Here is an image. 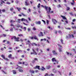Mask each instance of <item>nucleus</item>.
<instances>
[{"instance_id":"1","label":"nucleus","mask_w":76,"mask_h":76,"mask_svg":"<svg viewBox=\"0 0 76 76\" xmlns=\"http://www.w3.org/2000/svg\"><path fill=\"white\" fill-rule=\"evenodd\" d=\"M41 6H42V7H43V8H44V7H45L46 10L47 11V14H49V13H54V11H51V9L50 7H48L46 6H44L42 5H41Z\"/></svg>"},{"instance_id":"2","label":"nucleus","mask_w":76,"mask_h":76,"mask_svg":"<svg viewBox=\"0 0 76 76\" xmlns=\"http://www.w3.org/2000/svg\"><path fill=\"white\" fill-rule=\"evenodd\" d=\"M52 61L53 63L54 64H58V62L57 61V60L56 59V58H53L52 59Z\"/></svg>"},{"instance_id":"3","label":"nucleus","mask_w":76,"mask_h":76,"mask_svg":"<svg viewBox=\"0 0 76 76\" xmlns=\"http://www.w3.org/2000/svg\"><path fill=\"white\" fill-rule=\"evenodd\" d=\"M12 39H15V41H17V42H18L19 41V38L18 37V38H16V36H14L12 38H11Z\"/></svg>"},{"instance_id":"4","label":"nucleus","mask_w":76,"mask_h":76,"mask_svg":"<svg viewBox=\"0 0 76 76\" xmlns=\"http://www.w3.org/2000/svg\"><path fill=\"white\" fill-rule=\"evenodd\" d=\"M17 69H18V71L19 72H23V70H22V67H21L20 66H18V68H16Z\"/></svg>"},{"instance_id":"5","label":"nucleus","mask_w":76,"mask_h":76,"mask_svg":"<svg viewBox=\"0 0 76 76\" xmlns=\"http://www.w3.org/2000/svg\"><path fill=\"white\" fill-rule=\"evenodd\" d=\"M15 27H16V28H20V27L21 29H22L23 28L22 26H20V24H18L15 26Z\"/></svg>"},{"instance_id":"6","label":"nucleus","mask_w":76,"mask_h":76,"mask_svg":"<svg viewBox=\"0 0 76 76\" xmlns=\"http://www.w3.org/2000/svg\"><path fill=\"white\" fill-rule=\"evenodd\" d=\"M32 50L33 52H31L30 54L31 55L32 54H34V55H37V53L36 51L34 50V48L32 49Z\"/></svg>"},{"instance_id":"7","label":"nucleus","mask_w":76,"mask_h":76,"mask_svg":"<svg viewBox=\"0 0 76 76\" xmlns=\"http://www.w3.org/2000/svg\"><path fill=\"white\" fill-rule=\"evenodd\" d=\"M74 38V36L73 35H68V36H66V38Z\"/></svg>"},{"instance_id":"8","label":"nucleus","mask_w":76,"mask_h":76,"mask_svg":"<svg viewBox=\"0 0 76 76\" xmlns=\"http://www.w3.org/2000/svg\"><path fill=\"white\" fill-rule=\"evenodd\" d=\"M21 20L22 21V22H24V21H25V22H26L27 23H29V21H28L25 18H22Z\"/></svg>"},{"instance_id":"9","label":"nucleus","mask_w":76,"mask_h":76,"mask_svg":"<svg viewBox=\"0 0 76 76\" xmlns=\"http://www.w3.org/2000/svg\"><path fill=\"white\" fill-rule=\"evenodd\" d=\"M26 44L27 45H29V46H31L32 45V44L31 43V42L29 40H28V41L26 42Z\"/></svg>"},{"instance_id":"10","label":"nucleus","mask_w":76,"mask_h":76,"mask_svg":"<svg viewBox=\"0 0 76 76\" xmlns=\"http://www.w3.org/2000/svg\"><path fill=\"white\" fill-rule=\"evenodd\" d=\"M11 26L12 27H13L14 29H15V30H17V31L18 29V28H16V27H15V26L13 25L12 24H11Z\"/></svg>"},{"instance_id":"11","label":"nucleus","mask_w":76,"mask_h":76,"mask_svg":"<svg viewBox=\"0 0 76 76\" xmlns=\"http://www.w3.org/2000/svg\"><path fill=\"white\" fill-rule=\"evenodd\" d=\"M52 22H53V24H56V23H57V22L56 19H52Z\"/></svg>"},{"instance_id":"12","label":"nucleus","mask_w":76,"mask_h":76,"mask_svg":"<svg viewBox=\"0 0 76 76\" xmlns=\"http://www.w3.org/2000/svg\"><path fill=\"white\" fill-rule=\"evenodd\" d=\"M1 57H2L4 59V60H6L7 61L9 60V59H8L7 58H5V56H4V55H2L1 56Z\"/></svg>"},{"instance_id":"13","label":"nucleus","mask_w":76,"mask_h":76,"mask_svg":"<svg viewBox=\"0 0 76 76\" xmlns=\"http://www.w3.org/2000/svg\"><path fill=\"white\" fill-rule=\"evenodd\" d=\"M52 53L54 55L56 56V55H57L58 54L56 52V50H53L52 51Z\"/></svg>"},{"instance_id":"14","label":"nucleus","mask_w":76,"mask_h":76,"mask_svg":"<svg viewBox=\"0 0 76 76\" xmlns=\"http://www.w3.org/2000/svg\"><path fill=\"white\" fill-rule=\"evenodd\" d=\"M39 67H40V66H36L35 67H34V69H38V70H39L40 69Z\"/></svg>"},{"instance_id":"15","label":"nucleus","mask_w":76,"mask_h":76,"mask_svg":"<svg viewBox=\"0 0 76 76\" xmlns=\"http://www.w3.org/2000/svg\"><path fill=\"white\" fill-rule=\"evenodd\" d=\"M35 23L37 25H41V21H36L35 22Z\"/></svg>"},{"instance_id":"16","label":"nucleus","mask_w":76,"mask_h":76,"mask_svg":"<svg viewBox=\"0 0 76 76\" xmlns=\"http://www.w3.org/2000/svg\"><path fill=\"white\" fill-rule=\"evenodd\" d=\"M39 37H42L44 36V34L42 32H40V34H39Z\"/></svg>"},{"instance_id":"17","label":"nucleus","mask_w":76,"mask_h":76,"mask_svg":"<svg viewBox=\"0 0 76 76\" xmlns=\"http://www.w3.org/2000/svg\"><path fill=\"white\" fill-rule=\"evenodd\" d=\"M54 75L52 74H51L50 75H48V74H46L44 76H53Z\"/></svg>"},{"instance_id":"18","label":"nucleus","mask_w":76,"mask_h":76,"mask_svg":"<svg viewBox=\"0 0 76 76\" xmlns=\"http://www.w3.org/2000/svg\"><path fill=\"white\" fill-rule=\"evenodd\" d=\"M48 33V30H44V34H46Z\"/></svg>"},{"instance_id":"19","label":"nucleus","mask_w":76,"mask_h":76,"mask_svg":"<svg viewBox=\"0 0 76 76\" xmlns=\"http://www.w3.org/2000/svg\"><path fill=\"white\" fill-rule=\"evenodd\" d=\"M34 50H35V51H37V52H38V51H39V49L38 48H36L34 49Z\"/></svg>"},{"instance_id":"20","label":"nucleus","mask_w":76,"mask_h":76,"mask_svg":"<svg viewBox=\"0 0 76 76\" xmlns=\"http://www.w3.org/2000/svg\"><path fill=\"white\" fill-rule=\"evenodd\" d=\"M61 17L63 19H64V20H67L66 18V17L64 16H63L62 15H61Z\"/></svg>"},{"instance_id":"21","label":"nucleus","mask_w":76,"mask_h":76,"mask_svg":"<svg viewBox=\"0 0 76 76\" xmlns=\"http://www.w3.org/2000/svg\"><path fill=\"white\" fill-rule=\"evenodd\" d=\"M25 6H28V5H29V3H28L27 1H26L25 2Z\"/></svg>"},{"instance_id":"22","label":"nucleus","mask_w":76,"mask_h":76,"mask_svg":"<svg viewBox=\"0 0 76 76\" xmlns=\"http://www.w3.org/2000/svg\"><path fill=\"white\" fill-rule=\"evenodd\" d=\"M48 29H49L50 30V31L53 30V28L49 26H48Z\"/></svg>"},{"instance_id":"23","label":"nucleus","mask_w":76,"mask_h":76,"mask_svg":"<svg viewBox=\"0 0 76 76\" xmlns=\"http://www.w3.org/2000/svg\"><path fill=\"white\" fill-rule=\"evenodd\" d=\"M40 51L41 53H39L38 54V55H40V54H42V52H43V51H42V50H41V49H40Z\"/></svg>"},{"instance_id":"24","label":"nucleus","mask_w":76,"mask_h":76,"mask_svg":"<svg viewBox=\"0 0 76 76\" xmlns=\"http://www.w3.org/2000/svg\"><path fill=\"white\" fill-rule=\"evenodd\" d=\"M34 39H36V40H37V41H38V38H37V36H34Z\"/></svg>"},{"instance_id":"25","label":"nucleus","mask_w":76,"mask_h":76,"mask_svg":"<svg viewBox=\"0 0 76 76\" xmlns=\"http://www.w3.org/2000/svg\"><path fill=\"white\" fill-rule=\"evenodd\" d=\"M18 36H19V37H23V35L22 34H19L18 35Z\"/></svg>"},{"instance_id":"26","label":"nucleus","mask_w":76,"mask_h":76,"mask_svg":"<svg viewBox=\"0 0 76 76\" xmlns=\"http://www.w3.org/2000/svg\"><path fill=\"white\" fill-rule=\"evenodd\" d=\"M41 5V4L40 3H39L38 5L37 6V8L38 9H39V8L40 7V5Z\"/></svg>"},{"instance_id":"27","label":"nucleus","mask_w":76,"mask_h":76,"mask_svg":"<svg viewBox=\"0 0 76 76\" xmlns=\"http://www.w3.org/2000/svg\"><path fill=\"white\" fill-rule=\"evenodd\" d=\"M50 68H51V66H50V65H48L46 66V68L47 69H50Z\"/></svg>"},{"instance_id":"28","label":"nucleus","mask_w":76,"mask_h":76,"mask_svg":"<svg viewBox=\"0 0 76 76\" xmlns=\"http://www.w3.org/2000/svg\"><path fill=\"white\" fill-rule=\"evenodd\" d=\"M31 45H33V46L35 45H37V44H36V43H33Z\"/></svg>"},{"instance_id":"29","label":"nucleus","mask_w":76,"mask_h":76,"mask_svg":"<svg viewBox=\"0 0 76 76\" xmlns=\"http://www.w3.org/2000/svg\"><path fill=\"white\" fill-rule=\"evenodd\" d=\"M0 2H1V4H3V3H5L4 1L2 0H1Z\"/></svg>"},{"instance_id":"30","label":"nucleus","mask_w":76,"mask_h":76,"mask_svg":"<svg viewBox=\"0 0 76 76\" xmlns=\"http://www.w3.org/2000/svg\"><path fill=\"white\" fill-rule=\"evenodd\" d=\"M12 54H10L8 56V57H9V58H11L12 57Z\"/></svg>"},{"instance_id":"31","label":"nucleus","mask_w":76,"mask_h":76,"mask_svg":"<svg viewBox=\"0 0 76 76\" xmlns=\"http://www.w3.org/2000/svg\"><path fill=\"white\" fill-rule=\"evenodd\" d=\"M72 1L73 3L72 2L71 3V4L72 5H73L74 4V3H75V2H74V0H72Z\"/></svg>"},{"instance_id":"32","label":"nucleus","mask_w":76,"mask_h":76,"mask_svg":"<svg viewBox=\"0 0 76 76\" xmlns=\"http://www.w3.org/2000/svg\"><path fill=\"white\" fill-rule=\"evenodd\" d=\"M66 53L67 55H70V56H72V54L71 53H69V52H66Z\"/></svg>"},{"instance_id":"33","label":"nucleus","mask_w":76,"mask_h":76,"mask_svg":"<svg viewBox=\"0 0 76 76\" xmlns=\"http://www.w3.org/2000/svg\"><path fill=\"white\" fill-rule=\"evenodd\" d=\"M16 9L18 10V11H20V10H21V9L20 8L17 7Z\"/></svg>"},{"instance_id":"34","label":"nucleus","mask_w":76,"mask_h":76,"mask_svg":"<svg viewBox=\"0 0 76 76\" xmlns=\"http://www.w3.org/2000/svg\"><path fill=\"white\" fill-rule=\"evenodd\" d=\"M58 50L59 52H62V50L61 48H59L58 49Z\"/></svg>"},{"instance_id":"35","label":"nucleus","mask_w":76,"mask_h":76,"mask_svg":"<svg viewBox=\"0 0 76 76\" xmlns=\"http://www.w3.org/2000/svg\"><path fill=\"white\" fill-rule=\"evenodd\" d=\"M13 73L14 74H16V72L15 71L13 70Z\"/></svg>"},{"instance_id":"36","label":"nucleus","mask_w":76,"mask_h":76,"mask_svg":"<svg viewBox=\"0 0 76 76\" xmlns=\"http://www.w3.org/2000/svg\"><path fill=\"white\" fill-rule=\"evenodd\" d=\"M41 69L42 70H45V68H44V67L42 66Z\"/></svg>"},{"instance_id":"37","label":"nucleus","mask_w":76,"mask_h":76,"mask_svg":"<svg viewBox=\"0 0 76 76\" xmlns=\"http://www.w3.org/2000/svg\"><path fill=\"white\" fill-rule=\"evenodd\" d=\"M50 22V21L48 20H47V25H48V24H49V22Z\"/></svg>"},{"instance_id":"38","label":"nucleus","mask_w":76,"mask_h":76,"mask_svg":"<svg viewBox=\"0 0 76 76\" xmlns=\"http://www.w3.org/2000/svg\"><path fill=\"white\" fill-rule=\"evenodd\" d=\"M70 10V8L69 7H66V10Z\"/></svg>"},{"instance_id":"39","label":"nucleus","mask_w":76,"mask_h":76,"mask_svg":"<svg viewBox=\"0 0 76 76\" xmlns=\"http://www.w3.org/2000/svg\"><path fill=\"white\" fill-rule=\"evenodd\" d=\"M48 17L49 19H51V17H50V15H48Z\"/></svg>"},{"instance_id":"40","label":"nucleus","mask_w":76,"mask_h":76,"mask_svg":"<svg viewBox=\"0 0 76 76\" xmlns=\"http://www.w3.org/2000/svg\"><path fill=\"white\" fill-rule=\"evenodd\" d=\"M72 28L73 29H76V26H72Z\"/></svg>"},{"instance_id":"41","label":"nucleus","mask_w":76,"mask_h":76,"mask_svg":"<svg viewBox=\"0 0 76 76\" xmlns=\"http://www.w3.org/2000/svg\"><path fill=\"white\" fill-rule=\"evenodd\" d=\"M57 7L58 8H59V7H61V5L60 4H59L58 6Z\"/></svg>"},{"instance_id":"42","label":"nucleus","mask_w":76,"mask_h":76,"mask_svg":"<svg viewBox=\"0 0 76 76\" xmlns=\"http://www.w3.org/2000/svg\"><path fill=\"white\" fill-rule=\"evenodd\" d=\"M18 23H20V19H18Z\"/></svg>"},{"instance_id":"43","label":"nucleus","mask_w":76,"mask_h":76,"mask_svg":"<svg viewBox=\"0 0 76 76\" xmlns=\"http://www.w3.org/2000/svg\"><path fill=\"white\" fill-rule=\"evenodd\" d=\"M30 38L31 39H34V37H30Z\"/></svg>"},{"instance_id":"44","label":"nucleus","mask_w":76,"mask_h":76,"mask_svg":"<svg viewBox=\"0 0 76 76\" xmlns=\"http://www.w3.org/2000/svg\"><path fill=\"white\" fill-rule=\"evenodd\" d=\"M2 72L3 73H4V74H6V72L2 70Z\"/></svg>"},{"instance_id":"45","label":"nucleus","mask_w":76,"mask_h":76,"mask_svg":"<svg viewBox=\"0 0 76 76\" xmlns=\"http://www.w3.org/2000/svg\"><path fill=\"white\" fill-rule=\"evenodd\" d=\"M15 21H13L12 20H11L10 21L11 23H14V22H15Z\"/></svg>"},{"instance_id":"46","label":"nucleus","mask_w":76,"mask_h":76,"mask_svg":"<svg viewBox=\"0 0 76 76\" xmlns=\"http://www.w3.org/2000/svg\"><path fill=\"white\" fill-rule=\"evenodd\" d=\"M25 66H28V64L26 62H25Z\"/></svg>"},{"instance_id":"47","label":"nucleus","mask_w":76,"mask_h":76,"mask_svg":"<svg viewBox=\"0 0 76 76\" xmlns=\"http://www.w3.org/2000/svg\"><path fill=\"white\" fill-rule=\"evenodd\" d=\"M2 36H3V37H6V34H3L2 35Z\"/></svg>"},{"instance_id":"48","label":"nucleus","mask_w":76,"mask_h":76,"mask_svg":"<svg viewBox=\"0 0 76 76\" xmlns=\"http://www.w3.org/2000/svg\"><path fill=\"white\" fill-rule=\"evenodd\" d=\"M13 28H11L10 29V31H13Z\"/></svg>"},{"instance_id":"49","label":"nucleus","mask_w":76,"mask_h":76,"mask_svg":"<svg viewBox=\"0 0 76 76\" xmlns=\"http://www.w3.org/2000/svg\"><path fill=\"white\" fill-rule=\"evenodd\" d=\"M20 41H21V42H22L23 41V40L22 39H20Z\"/></svg>"},{"instance_id":"50","label":"nucleus","mask_w":76,"mask_h":76,"mask_svg":"<svg viewBox=\"0 0 76 76\" xmlns=\"http://www.w3.org/2000/svg\"><path fill=\"white\" fill-rule=\"evenodd\" d=\"M33 30H34V31H35V30H37V29H36V28H35V27H34L33 28Z\"/></svg>"},{"instance_id":"51","label":"nucleus","mask_w":76,"mask_h":76,"mask_svg":"<svg viewBox=\"0 0 76 76\" xmlns=\"http://www.w3.org/2000/svg\"><path fill=\"white\" fill-rule=\"evenodd\" d=\"M6 4H10V3L9 2H7L6 3Z\"/></svg>"},{"instance_id":"52","label":"nucleus","mask_w":76,"mask_h":76,"mask_svg":"<svg viewBox=\"0 0 76 76\" xmlns=\"http://www.w3.org/2000/svg\"><path fill=\"white\" fill-rule=\"evenodd\" d=\"M13 7H11L10 8V10H11V11H12V10H13Z\"/></svg>"},{"instance_id":"53","label":"nucleus","mask_w":76,"mask_h":76,"mask_svg":"<svg viewBox=\"0 0 76 76\" xmlns=\"http://www.w3.org/2000/svg\"><path fill=\"white\" fill-rule=\"evenodd\" d=\"M65 29H68V30H70V28H65Z\"/></svg>"},{"instance_id":"54","label":"nucleus","mask_w":76,"mask_h":76,"mask_svg":"<svg viewBox=\"0 0 76 76\" xmlns=\"http://www.w3.org/2000/svg\"><path fill=\"white\" fill-rule=\"evenodd\" d=\"M23 29H24V31H26V27H24Z\"/></svg>"},{"instance_id":"55","label":"nucleus","mask_w":76,"mask_h":76,"mask_svg":"<svg viewBox=\"0 0 76 76\" xmlns=\"http://www.w3.org/2000/svg\"><path fill=\"white\" fill-rule=\"evenodd\" d=\"M0 26H1V28H2V29H5L3 27V26H2L0 25Z\"/></svg>"},{"instance_id":"56","label":"nucleus","mask_w":76,"mask_h":76,"mask_svg":"<svg viewBox=\"0 0 76 76\" xmlns=\"http://www.w3.org/2000/svg\"><path fill=\"white\" fill-rule=\"evenodd\" d=\"M22 15H23V16H26V15H25L24 14H23V13H22Z\"/></svg>"},{"instance_id":"57","label":"nucleus","mask_w":76,"mask_h":76,"mask_svg":"<svg viewBox=\"0 0 76 76\" xmlns=\"http://www.w3.org/2000/svg\"><path fill=\"white\" fill-rule=\"evenodd\" d=\"M42 21L44 23V24H45V21L43 20H42Z\"/></svg>"},{"instance_id":"58","label":"nucleus","mask_w":76,"mask_h":76,"mask_svg":"<svg viewBox=\"0 0 76 76\" xmlns=\"http://www.w3.org/2000/svg\"><path fill=\"white\" fill-rule=\"evenodd\" d=\"M28 20H29V21H31V18H28Z\"/></svg>"},{"instance_id":"59","label":"nucleus","mask_w":76,"mask_h":76,"mask_svg":"<svg viewBox=\"0 0 76 76\" xmlns=\"http://www.w3.org/2000/svg\"><path fill=\"white\" fill-rule=\"evenodd\" d=\"M2 12H5V9H3L2 10Z\"/></svg>"},{"instance_id":"60","label":"nucleus","mask_w":76,"mask_h":76,"mask_svg":"<svg viewBox=\"0 0 76 76\" xmlns=\"http://www.w3.org/2000/svg\"><path fill=\"white\" fill-rule=\"evenodd\" d=\"M31 73H34V71L32 70L31 71Z\"/></svg>"},{"instance_id":"61","label":"nucleus","mask_w":76,"mask_h":76,"mask_svg":"<svg viewBox=\"0 0 76 76\" xmlns=\"http://www.w3.org/2000/svg\"><path fill=\"white\" fill-rule=\"evenodd\" d=\"M34 72L35 73H37V72H38V71L37 70H35L34 71Z\"/></svg>"},{"instance_id":"62","label":"nucleus","mask_w":76,"mask_h":76,"mask_svg":"<svg viewBox=\"0 0 76 76\" xmlns=\"http://www.w3.org/2000/svg\"><path fill=\"white\" fill-rule=\"evenodd\" d=\"M34 60L35 61H38V59L37 58H34Z\"/></svg>"},{"instance_id":"63","label":"nucleus","mask_w":76,"mask_h":76,"mask_svg":"<svg viewBox=\"0 0 76 76\" xmlns=\"http://www.w3.org/2000/svg\"><path fill=\"white\" fill-rule=\"evenodd\" d=\"M63 39H61V42L62 44H63Z\"/></svg>"},{"instance_id":"64","label":"nucleus","mask_w":76,"mask_h":76,"mask_svg":"<svg viewBox=\"0 0 76 76\" xmlns=\"http://www.w3.org/2000/svg\"><path fill=\"white\" fill-rule=\"evenodd\" d=\"M58 45V47H60V48H61V46L60 45Z\"/></svg>"}]
</instances>
